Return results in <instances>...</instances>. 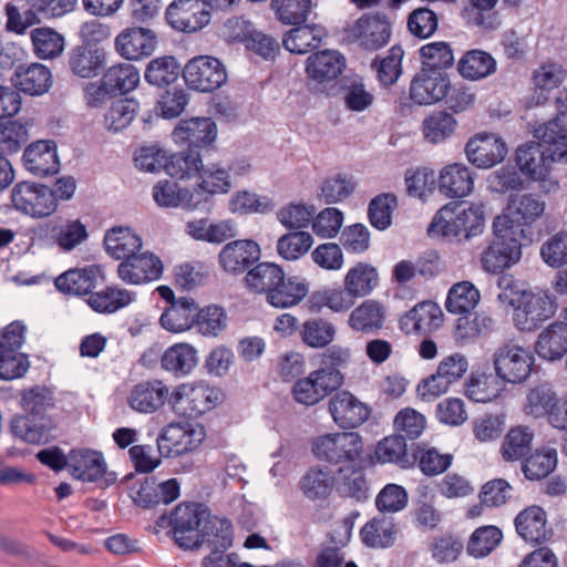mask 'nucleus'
<instances>
[{
    "instance_id": "10",
    "label": "nucleus",
    "mask_w": 567,
    "mask_h": 567,
    "mask_svg": "<svg viewBox=\"0 0 567 567\" xmlns=\"http://www.w3.org/2000/svg\"><path fill=\"white\" fill-rule=\"evenodd\" d=\"M468 370V360L462 353H453L444 357L435 373L424 378L416 386L417 396L425 402H431L450 390V386L458 382Z\"/></svg>"
},
{
    "instance_id": "51",
    "label": "nucleus",
    "mask_w": 567,
    "mask_h": 567,
    "mask_svg": "<svg viewBox=\"0 0 567 567\" xmlns=\"http://www.w3.org/2000/svg\"><path fill=\"white\" fill-rule=\"evenodd\" d=\"M557 465L555 449H539L529 454L522 464V471L527 480L535 481L547 477Z\"/></svg>"
},
{
    "instance_id": "55",
    "label": "nucleus",
    "mask_w": 567,
    "mask_h": 567,
    "mask_svg": "<svg viewBox=\"0 0 567 567\" xmlns=\"http://www.w3.org/2000/svg\"><path fill=\"white\" fill-rule=\"evenodd\" d=\"M194 326L203 336L217 337L227 327L226 311L217 305L197 308Z\"/></svg>"
},
{
    "instance_id": "3",
    "label": "nucleus",
    "mask_w": 567,
    "mask_h": 567,
    "mask_svg": "<svg viewBox=\"0 0 567 567\" xmlns=\"http://www.w3.org/2000/svg\"><path fill=\"white\" fill-rule=\"evenodd\" d=\"M20 405L24 413L12 417V434L29 444L48 442L53 421L47 412L55 406L53 390L43 384L23 389L20 392Z\"/></svg>"
},
{
    "instance_id": "12",
    "label": "nucleus",
    "mask_w": 567,
    "mask_h": 567,
    "mask_svg": "<svg viewBox=\"0 0 567 567\" xmlns=\"http://www.w3.org/2000/svg\"><path fill=\"white\" fill-rule=\"evenodd\" d=\"M51 187L31 181H21L13 185L10 194L11 207L17 212L41 219L55 213Z\"/></svg>"
},
{
    "instance_id": "15",
    "label": "nucleus",
    "mask_w": 567,
    "mask_h": 567,
    "mask_svg": "<svg viewBox=\"0 0 567 567\" xmlns=\"http://www.w3.org/2000/svg\"><path fill=\"white\" fill-rule=\"evenodd\" d=\"M533 354L520 346L505 343L494 353V368L501 380L520 383L530 374Z\"/></svg>"
},
{
    "instance_id": "57",
    "label": "nucleus",
    "mask_w": 567,
    "mask_h": 567,
    "mask_svg": "<svg viewBox=\"0 0 567 567\" xmlns=\"http://www.w3.org/2000/svg\"><path fill=\"white\" fill-rule=\"evenodd\" d=\"M132 301L130 293L124 289L107 287L100 292H91L89 306L99 313H113Z\"/></svg>"
},
{
    "instance_id": "58",
    "label": "nucleus",
    "mask_w": 567,
    "mask_h": 567,
    "mask_svg": "<svg viewBox=\"0 0 567 567\" xmlns=\"http://www.w3.org/2000/svg\"><path fill=\"white\" fill-rule=\"evenodd\" d=\"M221 535H226V543H216L218 538H213L209 545L210 553L202 560L203 567H238V555L236 553L225 554L233 546L234 532L233 525L229 523L227 529Z\"/></svg>"
},
{
    "instance_id": "43",
    "label": "nucleus",
    "mask_w": 567,
    "mask_h": 567,
    "mask_svg": "<svg viewBox=\"0 0 567 567\" xmlns=\"http://www.w3.org/2000/svg\"><path fill=\"white\" fill-rule=\"evenodd\" d=\"M30 38L35 56L40 60H53L60 56L65 47L64 37L50 27L34 28Z\"/></svg>"
},
{
    "instance_id": "38",
    "label": "nucleus",
    "mask_w": 567,
    "mask_h": 567,
    "mask_svg": "<svg viewBox=\"0 0 567 567\" xmlns=\"http://www.w3.org/2000/svg\"><path fill=\"white\" fill-rule=\"evenodd\" d=\"M384 319L383 306L375 300H365L351 311L348 323L352 330L369 333L381 329Z\"/></svg>"
},
{
    "instance_id": "35",
    "label": "nucleus",
    "mask_w": 567,
    "mask_h": 567,
    "mask_svg": "<svg viewBox=\"0 0 567 567\" xmlns=\"http://www.w3.org/2000/svg\"><path fill=\"white\" fill-rule=\"evenodd\" d=\"M534 430L528 425H516L505 434L501 455L506 462L524 461L532 451Z\"/></svg>"
},
{
    "instance_id": "19",
    "label": "nucleus",
    "mask_w": 567,
    "mask_h": 567,
    "mask_svg": "<svg viewBox=\"0 0 567 567\" xmlns=\"http://www.w3.org/2000/svg\"><path fill=\"white\" fill-rule=\"evenodd\" d=\"M172 137L177 145L198 151L215 142L217 126L209 117L181 120L173 130Z\"/></svg>"
},
{
    "instance_id": "8",
    "label": "nucleus",
    "mask_w": 567,
    "mask_h": 567,
    "mask_svg": "<svg viewBox=\"0 0 567 567\" xmlns=\"http://www.w3.org/2000/svg\"><path fill=\"white\" fill-rule=\"evenodd\" d=\"M22 106L21 95L11 86L0 85V151L17 153L29 140L28 123L13 117Z\"/></svg>"
},
{
    "instance_id": "50",
    "label": "nucleus",
    "mask_w": 567,
    "mask_h": 567,
    "mask_svg": "<svg viewBox=\"0 0 567 567\" xmlns=\"http://www.w3.org/2000/svg\"><path fill=\"white\" fill-rule=\"evenodd\" d=\"M395 525L386 518H373L360 530L362 543L368 547H390L394 543Z\"/></svg>"
},
{
    "instance_id": "33",
    "label": "nucleus",
    "mask_w": 567,
    "mask_h": 567,
    "mask_svg": "<svg viewBox=\"0 0 567 567\" xmlns=\"http://www.w3.org/2000/svg\"><path fill=\"white\" fill-rule=\"evenodd\" d=\"M536 351L546 360H558L567 354V322L555 321L543 330L536 342Z\"/></svg>"
},
{
    "instance_id": "2",
    "label": "nucleus",
    "mask_w": 567,
    "mask_h": 567,
    "mask_svg": "<svg viewBox=\"0 0 567 567\" xmlns=\"http://www.w3.org/2000/svg\"><path fill=\"white\" fill-rule=\"evenodd\" d=\"M538 142L522 144L515 161L519 171L535 182L545 181L550 164L567 162V128L559 121H549L534 131Z\"/></svg>"
},
{
    "instance_id": "22",
    "label": "nucleus",
    "mask_w": 567,
    "mask_h": 567,
    "mask_svg": "<svg viewBox=\"0 0 567 567\" xmlns=\"http://www.w3.org/2000/svg\"><path fill=\"white\" fill-rule=\"evenodd\" d=\"M467 159L478 168H489L501 163L506 154L505 142L493 133L476 134L465 146Z\"/></svg>"
},
{
    "instance_id": "48",
    "label": "nucleus",
    "mask_w": 567,
    "mask_h": 567,
    "mask_svg": "<svg viewBox=\"0 0 567 567\" xmlns=\"http://www.w3.org/2000/svg\"><path fill=\"white\" fill-rule=\"evenodd\" d=\"M299 487L308 499H326L332 492L333 477L330 471L313 466L301 477Z\"/></svg>"
},
{
    "instance_id": "42",
    "label": "nucleus",
    "mask_w": 567,
    "mask_h": 567,
    "mask_svg": "<svg viewBox=\"0 0 567 567\" xmlns=\"http://www.w3.org/2000/svg\"><path fill=\"white\" fill-rule=\"evenodd\" d=\"M284 269L274 262H258L244 277L245 287L252 293L268 295L275 284L281 279Z\"/></svg>"
},
{
    "instance_id": "40",
    "label": "nucleus",
    "mask_w": 567,
    "mask_h": 567,
    "mask_svg": "<svg viewBox=\"0 0 567 567\" xmlns=\"http://www.w3.org/2000/svg\"><path fill=\"white\" fill-rule=\"evenodd\" d=\"M200 183L194 188L195 199H200V203H208L210 197L215 194H226L231 188L230 176L224 168L203 167L199 175Z\"/></svg>"
},
{
    "instance_id": "64",
    "label": "nucleus",
    "mask_w": 567,
    "mask_h": 567,
    "mask_svg": "<svg viewBox=\"0 0 567 567\" xmlns=\"http://www.w3.org/2000/svg\"><path fill=\"white\" fill-rule=\"evenodd\" d=\"M540 257L551 268L567 265V231L550 236L540 247Z\"/></svg>"
},
{
    "instance_id": "32",
    "label": "nucleus",
    "mask_w": 567,
    "mask_h": 567,
    "mask_svg": "<svg viewBox=\"0 0 567 567\" xmlns=\"http://www.w3.org/2000/svg\"><path fill=\"white\" fill-rule=\"evenodd\" d=\"M309 291L303 279L298 277H286L285 271L281 279L275 284L266 296L267 302L275 308H289L298 305Z\"/></svg>"
},
{
    "instance_id": "11",
    "label": "nucleus",
    "mask_w": 567,
    "mask_h": 567,
    "mask_svg": "<svg viewBox=\"0 0 567 567\" xmlns=\"http://www.w3.org/2000/svg\"><path fill=\"white\" fill-rule=\"evenodd\" d=\"M513 321L520 331H534L556 312L555 301L544 292L522 290L516 295Z\"/></svg>"
},
{
    "instance_id": "31",
    "label": "nucleus",
    "mask_w": 567,
    "mask_h": 567,
    "mask_svg": "<svg viewBox=\"0 0 567 567\" xmlns=\"http://www.w3.org/2000/svg\"><path fill=\"white\" fill-rule=\"evenodd\" d=\"M515 528L518 535L529 543H543L553 532L547 528L546 512L537 505L522 511L515 518Z\"/></svg>"
},
{
    "instance_id": "9",
    "label": "nucleus",
    "mask_w": 567,
    "mask_h": 567,
    "mask_svg": "<svg viewBox=\"0 0 567 567\" xmlns=\"http://www.w3.org/2000/svg\"><path fill=\"white\" fill-rule=\"evenodd\" d=\"M218 400V390L207 384L184 383L171 393L169 405L178 416L193 420L213 410Z\"/></svg>"
},
{
    "instance_id": "28",
    "label": "nucleus",
    "mask_w": 567,
    "mask_h": 567,
    "mask_svg": "<svg viewBox=\"0 0 567 567\" xmlns=\"http://www.w3.org/2000/svg\"><path fill=\"white\" fill-rule=\"evenodd\" d=\"M69 473L78 481L97 482L106 473L107 465L103 454L91 449H72L70 451Z\"/></svg>"
},
{
    "instance_id": "4",
    "label": "nucleus",
    "mask_w": 567,
    "mask_h": 567,
    "mask_svg": "<svg viewBox=\"0 0 567 567\" xmlns=\"http://www.w3.org/2000/svg\"><path fill=\"white\" fill-rule=\"evenodd\" d=\"M492 228L493 238L481 252L480 262L485 272L502 274L520 261L523 246L530 243H525L515 231L516 228L507 216H496Z\"/></svg>"
},
{
    "instance_id": "23",
    "label": "nucleus",
    "mask_w": 567,
    "mask_h": 567,
    "mask_svg": "<svg viewBox=\"0 0 567 567\" xmlns=\"http://www.w3.org/2000/svg\"><path fill=\"white\" fill-rule=\"evenodd\" d=\"M351 35L362 48L374 51L389 42L391 25L383 14H363L353 24Z\"/></svg>"
},
{
    "instance_id": "62",
    "label": "nucleus",
    "mask_w": 567,
    "mask_h": 567,
    "mask_svg": "<svg viewBox=\"0 0 567 567\" xmlns=\"http://www.w3.org/2000/svg\"><path fill=\"white\" fill-rule=\"evenodd\" d=\"M423 59V71H443L453 65L454 56L445 42H433L420 49Z\"/></svg>"
},
{
    "instance_id": "46",
    "label": "nucleus",
    "mask_w": 567,
    "mask_h": 567,
    "mask_svg": "<svg viewBox=\"0 0 567 567\" xmlns=\"http://www.w3.org/2000/svg\"><path fill=\"white\" fill-rule=\"evenodd\" d=\"M203 167L199 152L187 148L169 156L166 173L173 178L190 179L199 177Z\"/></svg>"
},
{
    "instance_id": "37",
    "label": "nucleus",
    "mask_w": 567,
    "mask_h": 567,
    "mask_svg": "<svg viewBox=\"0 0 567 567\" xmlns=\"http://www.w3.org/2000/svg\"><path fill=\"white\" fill-rule=\"evenodd\" d=\"M197 350L188 343H176L162 355V368L175 377L189 374L197 365Z\"/></svg>"
},
{
    "instance_id": "39",
    "label": "nucleus",
    "mask_w": 567,
    "mask_h": 567,
    "mask_svg": "<svg viewBox=\"0 0 567 567\" xmlns=\"http://www.w3.org/2000/svg\"><path fill=\"white\" fill-rule=\"evenodd\" d=\"M326 35L324 28L319 24H305L289 30L282 43L285 48L296 54H306L317 48Z\"/></svg>"
},
{
    "instance_id": "6",
    "label": "nucleus",
    "mask_w": 567,
    "mask_h": 567,
    "mask_svg": "<svg viewBox=\"0 0 567 567\" xmlns=\"http://www.w3.org/2000/svg\"><path fill=\"white\" fill-rule=\"evenodd\" d=\"M485 215L482 206L462 204L442 207L429 225L430 236L441 235L443 237L467 240L482 234L484 229Z\"/></svg>"
},
{
    "instance_id": "26",
    "label": "nucleus",
    "mask_w": 567,
    "mask_h": 567,
    "mask_svg": "<svg viewBox=\"0 0 567 567\" xmlns=\"http://www.w3.org/2000/svg\"><path fill=\"white\" fill-rule=\"evenodd\" d=\"M70 71H137L130 63H116L105 69V50L96 44L76 45L69 52Z\"/></svg>"
},
{
    "instance_id": "27",
    "label": "nucleus",
    "mask_w": 567,
    "mask_h": 567,
    "mask_svg": "<svg viewBox=\"0 0 567 567\" xmlns=\"http://www.w3.org/2000/svg\"><path fill=\"white\" fill-rule=\"evenodd\" d=\"M442 323L443 312L433 301L417 303L400 319V328L405 333H430Z\"/></svg>"
},
{
    "instance_id": "56",
    "label": "nucleus",
    "mask_w": 567,
    "mask_h": 567,
    "mask_svg": "<svg viewBox=\"0 0 567 567\" xmlns=\"http://www.w3.org/2000/svg\"><path fill=\"white\" fill-rule=\"evenodd\" d=\"M271 7L280 22L297 25L307 21L313 3L312 0H272Z\"/></svg>"
},
{
    "instance_id": "41",
    "label": "nucleus",
    "mask_w": 567,
    "mask_h": 567,
    "mask_svg": "<svg viewBox=\"0 0 567 567\" xmlns=\"http://www.w3.org/2000/svg\"><path fill=\"white\" fill-rule=\"evenodd\" d=\"M153 198L161 207L183 206L187 209H196L200 199H195V194L186 188H177L175 183L167 179L159 181L153 187Z\"/></svg>"
},
{
    "instance_id": "49",
    "label": "nucleus",
    "mask_w": 567,
    "mask_h": 567,
    "mask_svg": "<svg viewBox=\"0 0 567 567\" xmlns=\"http://www.w3.org/2000/svg\"><path fill=\"white\" fill-rule=\"evenodd\" d=\"M179 483L176 478H169L156 483L155 477L144 478V508L167 505L178 498Z\"/></svg>"
},
{
    "instance_id": "36",
    "label": "nucleus",
    "mask_w": 567,
    "mask_h": 567,
    "mask_svg": "<svg viewBox=\"0 0 567 567\" xmlns=\"http://www.w3.org/2000/svg\"><path fill=\"white\" fill-rule=\"evenodd\" d=\"M197 303L190 297H182L172 302L161 316L159 321L164 329L172 332L188 330L194 326Z\"/></svg>"
},
{
    "instance_id": "60",
    "label": "nucleus",
    "mask_w": 567,
    "mask_h": 567,
    "mask_svg": "<svg viewBox=\"0 0 567 567\" xmlns=\"http://www.w3.org/2000/svg\"><path fill=\"white\" fill-rule=\"evenodd\" d=\"M503 538L496 526H483L475 529L467 543V553L476 558L491 554Z\"/></svg>"
},
{
    "instance_id": "30",
    "label": "nucleus",
    "mask_w": 567,
    "mask_h": 567,
    "mask_svg": "<svg viewBox=\"0 0 567 567\" xmlns=\"http://www.w3.org/2000/svg\"><path fill=\"white\" fill-rule=\"evenodd\" d=\"M475 173L466 165L454 163L446 165L439 177L440 192L450 198H463L474 189Z\"/></svg>"
},
{
    "instance_id": "47",
    "label": "nucleus",
    "mask_w": 567,
    "mask_h": 567,
    "mask_svg": "<svg viewBox=\"0 0 567 567\" xmlns=\"http://www.w3.org/2000/svg\"><path fill=\"white\" fill-rule=\"evenodd\" d=\"M379 275L377 269L365 262H358L344 277V287L357 298L371 293L378 286Z\"/></svg>"
},
{
    "instance_id": "34",
    "label": "nucleus",
    "mask_w": 567,
    "mask_h": 567,
    "mask_svg": "<svg viewBox=\"0 0 567 567\" xmlns=\"http://www.w3.org/2000/svg\"><path fill=\"white\" fill-rule=\"evenodd\" d=\"M374 453L380 463H393L402 468L413 466L417 460L415 452L408 451V444L402 434H393L381 440Z\"/></svg>"
},
{
    "instance_id": "44",
    "label": "nucleus",
    "mask_w": 567,
    "mask_h": 567,
    "mask_svg": "<svg viewBox=\"0 0 567 567\" xmlns=\"http://www.w3.org/2000/svg\"><path fill=\"white\" fill-rule=\"evenodd\" d=\"M503 380L492 373L473 372L466 383V395L472 401L487 403L499 396Z\"/></svg>"
},
{
    "instance_id": "1",
    "label": "nucleus",
    "mask_w": 567,
    "mask_h": 567,
    "mask_svg": "<svg viewBox=\"0 0 567 567\" xmlns=\"http://www.w3.org/2000/svg\"><path fill=\"white\" fill-rule=\"evenodd\" d=\"M230 520L212 515L210 509L196 502H184L178 504L167 516L161 515L153 527L157 534L159 528H169L175 544L184 550H197L204 545L209 547L213 538H218L216 543H226V535H221L227 529Z\"/></svg>"
},
{
    "instance_id": "59",
    "label": "nucleus",
    "mask_w": 567,
    "mask_h": 567,
    "mask_svg": "<svg viewBox=\"0 0 567 567\" xmlns=\"http://www.w3.org/2000/svg\"><path fill=\"white\" fill-rule=\"evenodd\" d=\"M313 244V238L308 231H290L277 241V252L286 260H297L308 252Z\"/></svg>"
},
{
    "instance_id": "25",
    "label": "nucleus",
    "mask_w": 567,
    "mask_h": 567,
    "mask_svg": "<svg viewBox=\"0 0 567 567\" xmlns=\"http://www.w3.org/2000/svg\"><path fill=\"white\" fill-rule=\"evenodd\" d=\"M104 282L103 268L100 265H89L64 271L54 280L56 289L65 295H90L99 285Z\"/></svg>"
},
{
    "instance_id": "29",
    "label": "nucleus",
    "mask_w": 567,
    "mask_h": 567,
    "mask_svg": "<svg viewBox=\"0 0 567 567\" xmlns=\"http://www.w3.org/2000/svg\"><path fill=\"white\" fill-rule=\"evenodd\" d=\"M449 90L447 73H416L411 82L410 97L419 105H427L444 99Z\"/></svg>"
},
{
    "instance_id": "45",
    "label": "nucleus",
    "mask_w": 567,
    "mask_h": 567,
    "mask_svg": "<svg viewBox=\"0 0 567 567\" xmlns=\"http://www.w3.org/2000/svg\"><path fill=\"white\" fill-rule=\"evenodd\" d=\"M480 300L478 289L470 281H461L450 288L445 307L451 313H468L476 308Z\"/></svg>"
},
{
    "instance_id": "54",
    "label": "nucleus",
    "mask_w": 567,
    "mask_h": 567,
    "mask_svg": "<svg viewBox=\"0 0 567 567\" xmlns=\"http://www.w3.org/2000/svg\"><path fill=\"white\" fill-rule=\"evenodd\" d=\"M456 127L454 116L445 111H436L426 116L422 123L424 138L433 144L450 137Z\"/></svg>"
},
{
    "instance_id": "24",
    "label": "nucleus",
    "mask_w": 567,
    "mask_h": 567,
    "mask_svg": "<svg viewBox=\"0 0 567 567\" xmlns=\"http://www.w3.org/2000/svg\"><path fill=\"white\" fill-rule=\"evenodd\" d=\"M329 411L333 421L342 429L360 426L371 413L370 408L349 391L334 394L329 401Z\"/></svg>"
},
{
    "instance_id": "61",
    "label": "nucleus",
    "mask_w": 567,
    "mask_h": 567,
    "mask_svg": "<svg viewBox=\"0 0 567 567\" xmlns=\"http://www.w3.org/2000/svg\"><path fill=\"white\" fill-rule=\"evenodd\" d=\"M434 499L435 496L429 492L427 487L419 489L413 511L414 520L419 527L433 529L440 524L442 516L435 508Z\"/></svg>"
},
{
    "instance_id": "17",
    "label": "nucleus",
    "mask_w": 567,
    "mask_h": 567,
    "mask_svg": "<svg viewBox=\"0 0 567 567\" xmlns=\"http://www.w3.org/2000/svg\"><path fill=\"white\" fill-rule=\"evenodd\" d=\"M102 74L97 82H90L84 86V97L89 107L97 109L113 97L124 96L140 82V73H124V79L115 76L118 73Z\"/></svg>"
},
{
    "instance_id": "18",
    "label": "nucleus",
    "mask_w": 567,
    "mask_h": 567,
    "mask_svg": "<svg viewBox=\"0 0 567 567\" xmlns=\"http://www.w3.org/2000/svg\"><path fill=\"white\" fill-rule=\"evenodd\" d=\"M168 24L182 32H196L210 21V12L200 0H174L165 11Z\"/></svg>"
},
{
    "instance_id": "16",
    "label": "nucleus",
    "mask_w": 567,
    "mask_h": 567,
    "mask_svg": "<svg viewBox=\"0 0 567 567\" xmlns=\"http://www.w3.org/2000/svg\"><path fill=\"white\" fill-rule=\"evenodd\" d=\"M511 213L507 216L517 229L515 231L525 239V243H533V225L542 218L546 209V203L538 194L525 193L511 199Z\"/></svg>"
},
{
    "instance_id": "13",
    "label": "nucleus",
    "mask_w": 567,
    "mask_h": 567,
    "mask_svg": "<svg viewBox=\"0 0 567 567\" xmlns=\"http://www.w3.org/2000/svg\"><path fill=\"white\" fill-rule=\"evenodd\" d=\"M312 452L318 460L331 464L353 463L363 452V442L355 432L330 433L315 440Z\"/></svg>"
},
{
    "instance_id": "63",
    "label": "nucleus",
    "mask_w": 567,
    "mask_h": 567,
    "mask_svg": "<svg viewBox=\"0 0 567 567\" xmlns=\"http://www.w3.org/2000/svg\"><path fill=\"white\" fill-rule=\"evenodd\" d=\"M493 326V319L484 312L461 313L456 322V333L461 339H474L487 333Z\"/></svg>"
},
{
    "instance_id": "52",
    "label": "nucleus",
    "mask_w": 567,
    "mask_h": 567,
    "mask_svg": "<svg viewBox=\"0 0 567 567\" xmlns=\"http://www.w3.org/2000/svg\"><path fill=\"white\" fill-rule=\"evenodd\" d=\"M301 341L310 348H324L336 337L334 326L322 318H311L302 323L300 329Z\"/></svg>"
},
{
    "instance_id": "20",
    "label": "nucleus",
    "mask_w": 567,
    "mask_h": 567,
    "mask_svg": "<svg viewBox=\"0 0 567 567\" xmlns=\"http://www.w3.org/2000/svg\"><path fill=\"white\" fill-rule=\"evenodd\" d=\"M22 164L30 174L43 178L60 171L58 146L53 140H38L29 144L22 155Z\"/></svg>"
},
{
    "instance_id": "21",
    "label": "nucleus",
    "mask_w": 567,
    "mask_h": 567,
    "mask_svg": "<svg viewBox=\"0 0 567 567\" xmlns=\"http://www.w3.org/2000/svg\"><path fill=\"white\" fill-rule=\"evenodd\" d=\"M260 247L251 239H238L226 244L219 252L218 260L224 271L241 275L260 259Z\"/></svg>"
},
{
    "instance_id": "53",
    "label": "nucleus",
    "mask_w": 567,
    "mask_h": 567,
    "mask_svg": "<svg viewBox=\"0 0 567 567\" xmlns=\"http://www.w3.org/2000/svg\"><path fill=\"white\" fill-rule=\"evenodd\" d=\"M398 207V198L393 193H382L372 198L368 206L370 224L378 230H385L392 224V214Z\"/></svg>"
},
{
    "instance_id": "7",
    "label": "nucleus",
    "mask_w": 567,
    "mask_h": 567,
    "mask_svg": "<svg viewBox=\"0 0 567 567\" xmlns=\"http://www.w3.org/2000/svg\"><path fill=\"white\" fill-rule=\"evenodd\" d=\"M103 245L112 258L122 260L117 268L120 278L126 282L138 285L142 277L135 271L134 261L142 260V239L133 235L130 228L117 226L105 233Z\"/></svg>"
},
{
    "instance_id": "5",
    "label": "nucleus",
    "mask_w": 567,
    "mask_h": 567,
    "mask_svg": "<svg viewBox=\"0 0 567 567\" xmlns=\"http://www.w3.org/2000/svg\"><path fill=\"white\" fill-rule=\"evenodd\" d=\"M206 437L205 427L199 423L173 422L156 437L158 455H152L153 447L144 444V473H151L161 464V457H173L196 451Z\"/></svg>"
},
{
    "instance_id": "14",
    "label": "nucleus",
    "mask_w": 567,
    "mask_h": 567,
    "mask_svg": "<svg viewBox=\"0 0 567 567\" xmlns=\"http://www.w3.org/2000/svg\"><path fill=\"white\" fill-rule=\"evenodd\" d=\"M341 371H330L319 367L306 378H299L291 390L293 399L303 405L311 406L337 391L343 384Z\"/></svg>"
}]
</instances>
